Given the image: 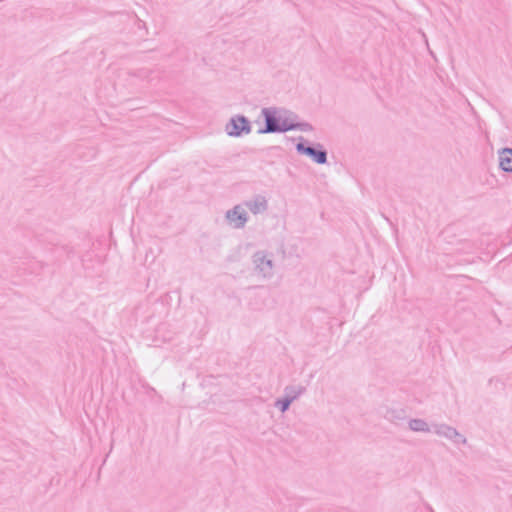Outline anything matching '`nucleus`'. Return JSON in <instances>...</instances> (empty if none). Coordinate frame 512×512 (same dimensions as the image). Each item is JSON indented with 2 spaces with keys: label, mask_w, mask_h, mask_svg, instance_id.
<instances>
[{
  "label": "nucleus",
  "mask_w": 512,
  "mask_h": 512,
  "mask_svg": "<svg viewBox=\"0 0 512 512\" xmlns=\"http://www.w3.org/2000/svg\"><path fill=\"white\" fill-rule=\"evenodd\" d=\"M227 133L231 136H240L242 133L250 131L248 121L242 116H236L231 119L226 126Z\"/></svg>",
  "instance_id": "nucleus-1"
},
{
  "label": "nucleus",
  "mask_w": 512,
  "mask_h": 512,
  "mask_svg": "<svg viewBox=\"0 0 512 512\" xmlns=\"http://www.w3.org/2000/svg\"><path fill=\"white\" fill-rule=\"evenodd\" d=\"M263 114L266 119L267 127L265 130H262L261 132L266 133V132L286 131L293 127L292 124H287L286 122H284L282 124H278L275 117L273 116L271 111L268 109H264Z\"/></svg>",
  "instance_id": "nucleus-2"
},
{
  "label": "nucleus",
  "mask_w": 512,
  "mask_h": 512,
  "mask_svg": "<svg viewBox=\"0 0 512 512\" xmlns=\"http://www.w3.org/2000/svg\"><path fill=\"white\" fill-rule=\"evenodd\" d=\"M297 148L300 152L309 155L318 164L326 162V153L324 151H316L313 148L304 147L302 144H299Z\"/></svg>",
  "instance_id": "nucleus-3"
},
{
  "label": "nucleus",
  "mask_w": 512,
  "mask_h": 512,
  "mask_svg": "<svg viewBox=\"0 0 512 512\" xmlns=\"http://www.w3.org/2000/svg\"><path fill=\"white\" fill-rule=\"evenodd\" d=\"M500 167L504 171H512V150L504 149L499 156Z\"/></svg>",
  "instance_id": "nucleus-4"
},
{
  "label": "nucleus",
  "mask_w": 512,
  "mask_h": 512,
  "mask_svg": "<svg viewBox=\"0 0 512 512\" xmlns=\"http://www.w3.org/2000/svg\"><path fill=\"white\" fill-rule=\"evenodd\" d=\"M228 218L235 226L239 227L243 225L245 219L242 215V211L239 208H235L232 212L228 214Z\"/></svg>",
  "instance_id": "nucleus-5"
},
{
  "label": "nucleus",
  "mask_w": 512,
  "mask_h": 512,
  "mask_svg": "<svg viewBox=\"0 0 512 512\" xmlns=\"http://www.w3.org/2000/svg\"><path fill=\"white\" fill-rule=\"evenodd\" d=\"M288 406H289V401L284 402L281 407L282 411H285L288 408Z\"/></svg>",
  "instance_id": "nucleus-6"
}]
</instances>
